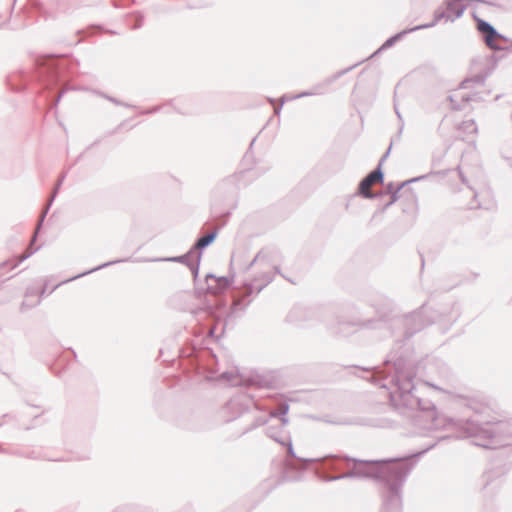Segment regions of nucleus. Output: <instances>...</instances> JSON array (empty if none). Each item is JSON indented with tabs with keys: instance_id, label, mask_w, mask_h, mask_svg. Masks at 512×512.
Masks as SVG:
<instances>
[{
	"instance_id": "1",
	"label": "nucleus",
	"mask_w": 512,
	"mask_h": 512,
	"mask_svg": "<svg viewBox=\"0 0 512 512\" xmlns=\"http://www.w3.org/2000/svg\"><path fill=\"white\" fill-rule=\"evenodd\" d=\"M416 366L403 353L393 349L382 367H375L371 381L389 391L390 401L400 414L411 418L418 435H426L446 426L459 431L462 438H471L476 446L497 449L512 445V421H483L481 414L487 406L469 399L467 407L473 417L460 419L438 415L435 404L415 394Z\"/></svg>"
},
{
	"instance_id": "2",
	"label": "nucleus",
	"mask_w": 512,
	"mask_h": 512,
	"mask_svg": "<svg viewBox=\"0 0 512 512\" xmlns=\"http://www.w3.org/2000/svg\"><path fill=\"white\" fill-rule=\"evenodd\" d=\"M399 458L382 460H362L347 455L328 454L321 458H299L295 454L291 437L284 446L287 454L298 460L299 464L287 463L283 473L284 481H299L301 472L308 465L316 463V475L324 481L332 482L341 479L371 478L378 482L383 501L382 512H400L402 506V488L411 470L420 456L434 447Z\"/></svg>"
},
{
	"instance_id": "3",
	"label": "nucleus",
	"mask_w": 512,
	"mask_h": 512,
	"mask_svg": "<svg viewBox=\"0 0 512 512\" xmlns=\"http://www.w3.org/2000/svg\"><path fill=\"white\" fill-rule=\"evenodd\" d=\"M425 304L419 309L404 315H382L376 319H369L359 322L338 321L335 326L330 327L333 334L339 336H348L350 327L359 326L367 329L387 328L391 336L396 338V344L403 340L411 338L416 333L424 329L429 322L424 317Z\"/></svg>"
},
{
	"instance_id": "4",
	"label": "nucleus",
	"mask_w": 512,
	"mask_h": 512,
	"mask_svg": "<svg viewBox=\"0 0 512 512\" xmlns=\"http://www.w3.org/2000/svg\"><path fill=\"white\" fill-rule=\"evenodd\" d=\"M37 76L44 89L51 90L65 83V73L70 69V61L66 57L48 55L35 62Z\"/></svg>"
},
{
	"instance_id": "5",
	"label": "nucleus",
	"mask_w": 512,
	"mask_h": 512,
	"mask_svg": "<svg viewBox=\"0 0 512 512\" xmlns=\"http://www.w3.org/2000/svg\"><path fill=\"white\" fill-rule=\"evenodd\" d=\"M273 279V273L270 270H265L255 275L252 279L244 280L239 289V295L233 302V311L244 310L250 304L248 298L254 293H260Z\"/></svg>"
},
{
	"instance_id": "6",
	"label": "nucleus",
	"mask_w": 512,
	"mask_h": 512,
	"mask_svg": "<svg viewBox=\"0 0 512 512\" xmlns=\"http://www.w3.org/2000/svg\"><path fill=\"white\" fill-rule=\"evenodd\" d=\"M257 411L255 402L247 394L239 393L231 397L221 408L220 415L225 422H232L244 415Z\"/></svg>"
},
{
	"instance_id": "7",
	"label": "nucleus",
	"mask_w": 512,
	"mask_h": 512,
	"mask_svg": "<svg viewBox=\"0 0 512 512\" xmlns=\"http://www.w3.org/2000/svg\"><path fill=\"white\" fill-rule=\"evenodd\" d=\"M238 263V259L235 255L231 258L230 273L228 276L216 277L212 273H208L205 276V286H195V294L197 297H202L205 294H220L224 293L234 282L235 273L232 272L233 265Z\"/></svg>"
},
{
	"instance_id": "8",
	"label": "nucleus",
	"mask_w": 512,
	"mask_h": 512,
	"mask_svg": "<svg viewBox=\"0 0 512 512\" xmlns=\"http://www.w3.org/2000/svg\"><path fill=\"white\" fill-rule=\"evenodd\" d=\"M391 148H392V143L390 144L389 148L387 149V151L384 153V155L380 158L379 160V163L377 165V167L371 171L370 173H368L358 184V188H357V192L356 194L358 196H361L365 199H376L378 198L379 194L377 193H373V192H370L369 191V187L374 183V182H379V183H383L384 182V172L382 170V164L383 162L387 159V157L389 156V153L391 151Z\"/></svg>"
},
{
	"instance_id": "9",
	"label": "nucleus",
	"mask_w": 512,
	"mask_h": 512,
	"mask_svg": "<svg viewBox=\"0 0 512 512\" xmlns=\"http://www.w3.org/2000/svg\"><path fill=\"white\" fill-rule=\"evenodd\" d=\"M474 19L476 20V26L478 32L481 34L482 40L492 50H504L506 47L501 45L500 41L508 42L509 39L499 33L497 29L488 21L479 18L474 14Z\"/></svg>"
},
{
	"instance_id": "10",
	"label": "nucleus",
	"mask_w": 512,
	"mask_h": 512,
	"mask_svg": "<svg viewBox=\"0 0 512 512\" xmlns=\"http://www.w3.org/2000/svg\"><path fill=\"white\" fill-rule=\"evenodd\" d=\"M288 411L289 405L284 403L277 411L270 412V417L279 418L281 425L279 427L268 426L266 429V435L280 445H285L290 437L289 433L284 429L289 422V419L286 416Z\"/></svg>"
},
{
	"instance_id": "11",
	"label": "nucleus",
	"mask_w": 512,
	"mask_h": 512,
	"mask_svg": "<svg viewBox=\"0 0 512 512\" xmlns=\"http://www.w3.org/2000/svg\"><path fill=\"white\" fill-rule=\"evenodd\" d=\"M225 307V303L223 301L218 303V308H214L212 305H207L204 309H202L199 313L205 314L206 317L210 318L211 326L208 327L205 331V338L216 340L215 339V331L216 324L221 320L223 316L222 309Z\"/></svg>"
},
{
	"instance_id": "12",
	"label": "nucleus",
	"mask_w": 512,
	"mask_h": 512,
	"mask_svg": "<svg viewBox=\"0 0 512 512\" xmlns=\"http://www.w3.org/2000/svg\"><path fill=\"white\" fill-rule=\"evenodd\" d=\"M443 7L448 12V20L450 22L460 18L466 10L463 0H444Z\"/></svg>"
},
{
	"instance_id": "13",
	"label": "nucleus",
	"mask_w": 512,
	"mask_h": 512,
	"mask_svg": "<svg viewBox=\"0 0 512 512\" xmlns=\"http://www.w3.org/2000/svg\"><path fill=\"white\" fill-rule=\"evenodd\" d=\"M218 230L215 229L205 236L199 237L191 247V252H195L198 261H201L202 253L205 248L211 245L217 238Z\"/></svg>"
},
{
	"instance_id": "14",
	"label": "nucleus",
	"mask_w": 512,
	"mask_h": 512,
	"mask_svg": "<svg viewBox=\"0 0 512 512\" xmlns=\"http://www.w3.org/2000/svg\"><path fill=\"white\" fill-rule=\"evenodd\" d=\"M359 63H356L348 68H345V69H342L338 72H336L335 74L327 77L326 79H324L322 82L314 85L312 87V90H320V91H323V94H325L328 90V87L333 84L335 81H337L340 77L344 76L345 74H347L348 72H350L352 69H354L356 66H358Z\"/></svg>"
},
{
	"instance_id": "15",
	"label": "nucleus",
	"mask_w": 512,
	"mask_h": 512,
	"mask_svg": "<svg viewBox=\"0 0 512 512\" xmlns=\"http://www.w3.org/2000/svg\"><path fill=\"white\" fill-rule=\"evenodd\" d=\"M130 260H131L130 258H125V259H117V260H113V261L105 262V263H103V264H101V265H99V266H97V267H94V268L89 269V270H87V271H84V272H82V273H80V274H78V275H75V276H73V277H71V278H69V279H67V280L62 281V282L60 283V285H61V284H64V283L71 282V281L76 280V279H78V278L84 277V276H86V275H88V274H91V273H93V272L99 271V270H101V269H103V268H106V267L112 266V265H114V264L122 263V262H128V261H130ZM58 286H59V284H58V285H56V286L52 289V291H53V290H55Z\"/></svg>"
},
{
	"instance_id": "16",
	"label": "nucleus",
	"mask_w": 512,
	"mask_h": 512,
	"mask_svg": "<svg viewBox=\"0 0 512 512\" xmlns=\"http://www.w3.org/2000/svg\"><path fill=\"white\" fill-rule=\"evenodd\" d=\"M196 254L195 252H191V248L183 255L179 256H172V257H166V258H157V259H151L150 261H167V262H176L181 263L189 267L191 263L195 260Z\"/></svg>"
},
{
	"instance_id": "17",
	"label": "nucleus",
	"mask_w": 512,
	"mask_h": 512,
	"mask_svg": "<svg viewBox=\"0 0 512 512\" xmlns=\"http://www.w3.org/2000/svg\"><path fill=\"white\" fill-rule=\"evenodd\" d=\"M416 31V29H414V27H411V28H408V29H404L396 34H394L393 36L389 37L388 39L385 40V42L380 46V48L374 53L375 54H378L380 52H382L383 50H386L392 46H394L398 41H400L405 35L411 33V32H414Z\"/></svg>"
},
{
	"instance_id": "18",
	"label": "nucleus",
	"mask_w": 512,
	"mask_h": 512,
	"mask_svg": "<svg viewBox=\"0 0 512 512\" xmlns=\"http://www.w3.org/2000/svg\"><path fill=\"white\" fill-rule=\"evenodd\" d=\"M445 20V21H449L448 20V12L444 10V7H439L437 8L435 11H434V14H433V20L429 23H425V24H421V25H417V26H414V29H416V31L418 30H423V29H428V28H432L434 27L439 21L441 20Z\"/></svg>"
},
{
	"instance_id": "19",
	"label": "nucleus",
	"mask_w": 512,
	"mask_h": 512,
	"mask_svg": "<svg viewBox=\"0 0 512 512\" xmlns=\"http://www.w3.org/2000/svg\"><path fill=\"white\" fill-rule=\"evenodd\" d=\"M427 177V175H421V176H417V177H414V178H411L409 180H406V181H403L401 183H399L397 185V188L396 190H393V193L390 194L391 195V199L388 203H386L383 207V211L386 210L388 207H390L391 205H393L398 199H399V192L401 189H403L406 185L410 184V183H415V182H418L422 179H425Z\"/></svg>"
},
{
	"instance_id": "20",
	"label": "nucleus",
	"mask_w": 512,
	"mask_h": 512,
	"mask_svg": "<svg viewBox=\"0 0 512 512\" xmlns=\"http://www.w3.org/2000/svg\"><path fill=\"white\" fill-rule=\"evenodd\" d=\"M269 418L270 417V414L269 415H265V414H262V413H258L257 415H254L253 416V421L251 424H249L245 429L244 431L242 432V434H246V433H249L251 432L252 430L258 428V427H261L265 424L268 423L269 421Z\"/></svg>"
},
{
	"instance_id": "21",
	"label": "nucleus",
	"mask_w": 512,
	"mask_h": 512,
	"mask_svg": "<svg viewBox=\"0 0 512 512\" xmlns=\"http://www.w3.org/2000/svg\"><path fill=\"white\" fill-rule=\"evenodd\" d=\"M57 194L58 193H55L54 191L51 192V194L47 200V203H46L45 207L43 208V211L38 219V229L42 228L44 220L46 218V215H47L48 211L50 210V207L52 206L55 198L57 197Z\"/></svg>"
},
{
	"instance_id": "22",
	"label": "nucleus",
	"mask_w": 512,
	"mask_h": 512,
	"mask_svg": "<svg viewBox=\"0 0 512 512\" xmlns=\"http://www.w3.org/2000/svg\"><path fill=\"white\" fill-rule=\"evenodd\" d=\"M97 95H99L100 97L110 101L111 103L117 105V106H124V107H127V108H132L134 107L133 105L129 104V103H126V102H123L113 96H110L104 92H101V91H97L96 92Z\"/></svg>"
},
{
	"instance_id": "23",
	"label": "nucleus",
	"mask_w": 512,
	"mask_h": 512,
	"mask_svg": "<svg viewBox=\"0 0 512 512\" xmlns=\"http://www.w3.org/2000/svg\"><path fill=\"white\" fill-rule=\"evenodd\" d=\"M128 17L133 19V23L130 24V28L132 30L139 29L142 26L144 20V16L142 13L134 12L132 14H129Z\"/></svg>"
},
{
	"instance_id": "24",
	"label": "nucleus",
	"mask_w": 512,
	"mask_h": 512,
	"mask_svg": "<svg viewBox=\"0 0 512 512\" xmlns=\"http://www.w3.org/2000/svg\"><path fill=\"white\" fill-rule=\"evenodd\" d=\"M472 82L476 83L478 85H483L485 82V76L478 74L472 78L466 79V80L462 81L461 88H468L469 83H472Z\"/></svg>"
},
{
	"instance_id": "25",
	"label": "nucleus",
	"mask_w": 512,
	"mask_h": 512,
	"mask_svg": "<svg viewBox=\"0 0 512 512\" xmlns=\"http://www.w3.org/2000/svg\"><path fill=\"white\" fill-rule=\"evenodd\" d=\"M460 128L468 133H476L477 126L473 119L465 120L461 123Z\"/></svg>"
},
{
	"instance_id": "26",
	"label": "nucleus",
	"mask_w": 512,
	"mask_h": 512,
	"mask_svg": "<svg viewBox=\"0 0 512 512\" xmlns=\"http://www.w3.org/2000/svg\"><path fill=\"white\" fill-rule=\"evenodd\" d=\"M265 259L263 251H259L256 256L244 267V271H248L256 263H262Z\"/></svg>"
},
{
	"instance_id": "27",
	"label": "nucleus",
	"mask_w": 512,
	"mask_h": 512,
	"mask_svg": "<svg viewBox=\"0 0 512 512\" xmlns=\"http://www.w3.org/2000/svg\"><path fill=\"white\" fill-rule=\"evenodd\" d=\"M38 249H39V247L36 249H31V250L27 251L26 253L19 255L17 257V261L12 265L11 269H15L20 263H22L23 261H25L26 259L31 257Z\"/></svg>"
},
{
	"instance_id": "28",
	"label": "nucleus",
	"mask_w": 512,
	"mask_h": 512,
	"mask_svg": "<svg viewBox=\"0 0 512 512\" xmlns=\"http://www.w3.org/2000/svg\"><path fill=\"white\" fill-rule=\"evenodd\" d=\"M313 95H323V91H320V90H308V91H303V92H300L296 95H292L291 96V99H300V98H304V97H308V96H313Z\"/></svg>"
},
{
	"instance_id": "29",
	"label": "nucleus",
	"mask_w": 512,
	"mask_h": 512,
	"mask_svg": "<svg viewBox=\"0 0 512 512\" xmlns=\"http://www.w3.org/2000/svg\"><path fill=\"white\" fill-rule=\"evenodd\" d=\"M460 316V311H459V308L457 306V304H453L452 306V309H451V312L448 314L447 316V321L452 324L454 322L457 321V319L459 318Z\"/></svg>"
},
{
	"instance_id": "30",
	"label": "nucleus",
	"mask_w": 512,
	"mask_h": 512,
	"mask_svg": "<svg viewBox=\"0 0 512 512\" xmlns=\"http://www.w3.org/2000/svg\"><path fill=\"white\" fill-rule=\"evenodd\" d=\"M200 262L201 261H198V258H195V260L188 267L193 275L195 282L199 275Z\"/></svg>"
},
{
	"instance_id": "31",
	"label": "nucleus",
	"mask_w": 512,
	"mask_h": 512,
	"mask_svg": "<svg viewBox=\"0 0 512 512\" xmlns=\"http://www.w3.org/2000/svg\"><path fill=\"white\" fill-rule=\"evenodd\" d=\"M494 475V473L492 471H487L484 473L483 475V481H484V484H483V489L488 491L489 487L492 485V476Z\"/></svg>"
},
{
	"instance_id": "32",
	"label": "nucleus",
	"mask_w": 512,
	"mask_h": 512,
	"mask_svg": "<svg viewBox=\"0 0 512 512\" xmlns=\"http://www.w3.org/2000/svg\"><path fill=\"white\" fill-rule=\"evenodd\" d=\"M462 100L464 102H469V101H477L480 99V96H479V93H473V94H470V93H466V94H463L461 96Z\"/></svg>"
},
{
	"instance_id": "33",
	"label": "nucleus",
	"mask_w": 512,
	"mask_h": 512,
	"mask_svg": "<svg viewBox=\"0 0 512 512\" xmlns=\"http://www.w3.org/2000/svg\"><path fill=\"white\" fill-rule=\"evenodd\" d=\"M66 177V173H62L60 176H59V179L57 180V182L55 183L54 185V188L52 191H54L55 193H58L62 184H63V181Z\"/></svg>"
},
{
	"instance_id": "34",
	"label": "nucleus",
	"mask_w": 512,
	"mask_h": 512,
	"mask_svg": "<svg viewBox=\"0 0 512 512\" xmlns=\"http://www.w3.org/2000/svg\"><path fill=\"white\" fill-rule=\"evenodd\" d=\"M285 102H286V94L281 97L279 105H274V114L275 115H277V116L280 115L282 107Z\"/></svg>"
},
{
	"instance_id": "35",
	"label": "nucleus",
	"mask_w": 512,
	"mask_h": 512,
	"mask_svg": "<svg viewBox=\"0 0 512 512\" xmlns=\"http://www.w3.org/2000/svg\"><path fill=\"white\" fill-rule=\"evenodd\" d=\"M394 110H395V113H396V115H397L398 119H399V120H400V122H401V124H400V128H399V134H401V133H402V130H403V127H404V123H403L402 115H401V113H400V111H399V109H398V107H397V105H396V104H394ZM399 136H400V135H398V137H399Z\"/></svg>"
},
{
	"instance_id": "36",
	"label": "nucleus",
	"mask_w": 512,
	"mask_h": 512,
	"mask_svg": "<svg viewBox=\"0 0 512 512\" xmlns=\"http://www.w3.org/2000/svg\"><path fill=\"white\" fill-rule=\"evenodd\" d=\"M64 93H65V90H63L61 93H59L57 95V97H55V99L52 100L51 108H54V107H56L58 105V103L60 102V100H61L62 96L64 95Z\"/></svg>"
},
{
	"instance_id": "37",
	"label": "nucleus",
	"mask_w": 512,
	"mask_h": 512,
	"mask_svg": "<svg viewBox=\"0 0 512 512\" xmlns=\"http://www.w3.org/2000/svg\"><path fill=\"white\" fill-rule=\"evenodd\" d=\"M160 106H154L152 108H149V109H146V110H143L141 112V114H145V115H148V114H153V113H156L158 111H160Z\"/></svg>"
},
{
	"instance_id": "38",
	"label": "nucleus",
	"mask_w": 512,
	"mask_h": 512,
	"mask_svg": "<svg viewBox=\"0 0 512 512\" xmlns=\"http://www.w3.org/2000/svg\"><path fill=\"white\" fill-rule=\"evenodd\" d=\"M396 188H397V185H395L393 182H390L386 185V193L392 194L393 190H396Z\"/></svg>"
},
{
	"instance_id": "39",
	"label": "nucleus",
	"mask_w": 512,
	"mask_h": 512,
	"mask_svg": "<svg viewBox=\"0 0 512 512\" xmlns=\"http://www.w3.org/2000/svg\"><path fill=\"white\" fill-rule=\"evenodd\" d=\"M40 230L41 229H38V224H37L36 228H35V232H34L32 238H31V241H30V246H32L36 242Z\"/></svg>"
},
{
	"instance_id": "40",
	"label": "nucleus",
	"mask_w": 512,
	"mask_h": 512,
	"mask_svg": "<svg viewBox=\"0 0 512 512\" xmlns=\"http://www.w3.org/2000/svg\"><path fill=\"white\" fill-rule=\"evenodd\" d=\"M469 207L470 209H476V208H480L481 205L479 203H476V201H472L470 204H469Z\"/></svg>"
},
{
	"instance_id": "41",
	"label": "nucleus",
	"mask_w": 512,
	"mask_h": 512,
	"mask_svg": "<svg viewBox=\"0 0 512 512\" xmlns=\"http://www.w3.org/2000/svg\"><path fill=\"white\" fill-rule=\"evenodd\" d=\"M207 355L212 359V360H215L217 359L216 355L213 353L212 350H207Z\"/></svg>"
},
{
	"instance_id": "42",
	"label": "nucleus",
	"mask_w": 512,
	"mask_h": 512,
	"mask_svg": "<svg viewBox=\"0 0 512 512\" xmlns=\"http://www.w3.org/2000/svg\"><path fill=\"white\" fill-rule=\"evenodd\" d=\"M9 264V261H3L2 263H0V269L2 268H5L7 265Z\"/></svg>"
},
{
	"instance_id": "43",
	"label": "nucleus",
	"mask_w": 512,
	"mask_h": 512,
	"mask_svg": "<svg viewBox=\"0 0 512 512\" xmlns=\"http://www.w3.org/2000/svg\"><path fill=\"white\" fill-rule=\"evenodd\" d=\"M46 289H47V286L44 285V287L42 288V290L40 291V296H44L45 293H46Z\"/></svg>"
},
{
	"instance_id": "44",
	"label": "nucleus",
	"mask_w": 512,
	"mask_h": 512,
	"mask_svg": "<svg viewBox=\"0 0 512 512\" xmlns=\"http://www.w3.org/2000/svg\"><path fill=\"white\" fill-rule=\"evenodd\" d=\"M273 269L275 270L276 273L280 274L281 276H283L281 274V271H280V268L278 266H274Z\"/></svg>"
},
{
	"instance_id": "45",
	"label": "nucleus",
	"mask_w": 512,
	"mask_h": 512,
	"mask_svg": "<svg viewBox=\"0 0 512 512\" xmlns=\"http://www.w3.org/2000/svg\"><path fill=\"white\" fill-rule=\"evenodd\" d=\"M469 2H479V3H488L487 1L485 0H468Z\"/></svg>"
},
{
	"instance_id": "46",
	"label": "nucleus",
	"mask_w": 512,
	"mask_h": 512,
	"mask_svg": "<svg viewBox=\"0 0 512 512\" xmlns=\"http://www.w3.org/2000/svg\"><path fill=\"white\" fill-rule=\"evenodd\" d=\"M267 100H268V102H269L270 104L274 105V103H275V99H274V98H270V97H268V98H267Z\"/></svg>"
},
{
	"instance_id": "47",
	"label": "nucleus",
	"mask_w": 512,
	"mask_h": 512,
	"mask_svg": "<svg viewBox=\"0 0 512 512\" xmlns=\"http://www.w3.org/2000/svg\"><path fill=\"white\" fill-rule=\"evenodd\" d=\"M460 178L463 183H466V178L461 172H460Z\"/></svg>"
},
{
	"instance_id": "48",
	"label": "nucleus",
	"mask_w": 512,
	"mask_h": 512,
	"mask_svg": "<svg viewBox=\"0 0 512 512\" xmlns=\"http://www.w3.org/2000/svg\"><path fill=\"white\" fill-rule=\"evenodd\" d=\"M222 378L229 379V373L228 372H224L222 374Z\"/></svg>"
},
{
	"instance_id": "49",
	"label": "nucleus",
	"mask_w": 512,
	"mask_h": 512,
	"mask_svg": "<svg viewBox=\"0 0 512 512\" xmlns=\"http://www.w3.org/2000/svg\"><path fill=\"white\" fill-rule=\"evenodd\" d=\"M427 385H429V386L433 387L434 389L441 390L439 387H437V386H435V385H433V384H431V383H427Z\"/></svg>"
},
{
	"instance_id": "50",
	"label": "nucleus",
	"mask_w": 512,
	"mask_h": 512,
	"mask_svg": "<svg viewBox=\"0 0 512 512\" xmlns=\"http://www.w3.org/2000/svg\"><path fill=\"white\" fill-rule=\"evenodd\" d=\"M447 438H448V436H438L437 437L438 440H444V439H447Z\"/></svg>"
},
{
	"instance_id": "51",
	"label": "nucleus",
	"mask_w": 512,
	"mask_h": 512,
	"mask_svg": "<svg viewBox=\"0 0 512 512\" xmlns=\"http://www.w3.org/2000/svg\"><path fill=\"white\" fill-rule=\"evenodd\" d=\"M291 96L286 95V101H291Z\"/></svg>"
},
{
	"instance_id": "52",
	"label": "nucleus",
	"mask_w": 512,
	"mask_h": 512,
	"mask_svg": "<svg viewBox=\"0 0 512 512\" xmlns=\"http://www.w3.org/2000/svg\"><path fill=\"white\" fill-rule=\"evenodd\" d=\"M110 34H116L114 30L109 31Z\"/></svg>"
},
{
	"instance_id": "53",
	"label": "nucleus",
	"mask_w": 512,
	"mask_h": 512,
	"mask_svg": "<svg viewBox=\"0 0 512 512\" xmlns=\"http://www.w3.org/2000/svg\"><path fill=\"white\" fill-rule=\"evenodd\" d=\"M3 452H4V450L2 448H0V453H3Z\"/></svg>"
}]
</instances>
